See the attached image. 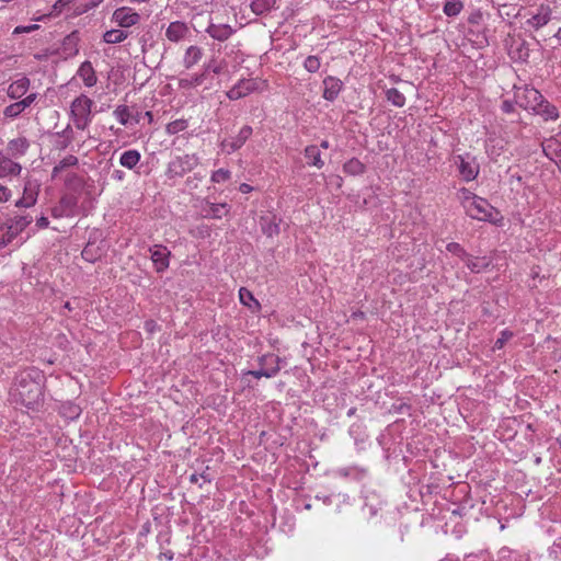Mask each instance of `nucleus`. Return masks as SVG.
<instances>
[{"instance_id":"680f3d73","label":"nucleus","mask_w":561,"mask_h":561,"mask_svg":"<svg viewBox=\"0 0 561 561\" xmlns=\"http://www.w3.org/2000/svg\"><path fill=\"white\" fill-rule=\"evenodd\" d=\"M239 191L243 194H248L252 191V186L247 184V183H242L240 186H239Z\"/></svg>"},{"instance_id":"9d476101","label":"nucleus","mask_w":561,"mask_h":561,"mask_svg":"<svg viewBox=\"0 0 561 561\" xmlns=\"http://www.w3.org/2000/svg\"><path fill=\"white\" fill-rule=\"evenodd\" d=\"M39 193V184L36 181L27 180L23 187V195L15 202L19 208H28L36 204Z\"/></svg>"},{"instance_id":"4468645a","label":"nucleus","mask_w":561,"mask_h":561,"mask_svg":"<svg viewBox=\"0 0 561 561\" xmlns=\"http://www.w3.org/2000/svg\"><path fill=\"white\" fill-rule=\"evenodd\" d=\"M191 35L190 26L182 21L171 22L165 30V37L172 43H179Z\"/></svg>"},{"instance_id":"13d9d810","label":"nucleus","mask_w":561,"mask_h":561,"mask_svg":"<svg viewBox=\"0 0 561 561\" xmlns=\"http://www.w3.org/2000/svg\"><path fill=\"white\" fill-rule=\"evenodd\" d=\"M201 479H202L204 482H209V481H210V479H209V478H207L205 474H197V473H193V474L191 476V478H190V480H191V482H192V483H198Z\"/></svg>"},{"instance_id":"1a4fd4ad","label":"nucleus","mask_w":561,"mask_h":561,"mask_svg":"<svg viewBox=\"0 0 561 561\" xmlns=\"http://www.w3.org/2000/svg\"><path fill=\"white\" fill-rule=\"evenodd\" d=\"M31 88V80L24 76L19 75L7 88V95L11 100H22L25 98Z\"/></svg>"},{"instance_id":"3c124183","label":"nucleus","mask_w":561,"mask_h":561,"mask_svg":"<svg viewBox=\"0 0 561 561\" xmlns=\"http://www.w3.org/2000/svg\"><path fill=\"white\" fill-rule=\"evenodd\" d=\"M76 0H57L53 5V11L49 15L56 14L58 15L65 8L72 4Z\"/></svg>"},{"instance_id":"774afa93","label":"nucleus","mask_w":561,"mask_h":561,"mask_svg":"<svg viewBox=\"0 0 561 561\" xmlns=\"http://www.w3.org/2000/svg\"><path fill=\"white\" fill-rule=\"evenodd\" d=\"M321 147L324 148V149H328L329 148V141L328 140H323L321 142Z\"/></svg>"},{"instance_id":"b1692460","label":"nucleus","mask_w":561,"mask_h":561,"mask_svg":"<svg viewBox=\"0 0 561 561\" xmlns=\"http://www.w3.org/2000/svg\"><path fill=\"white\" fill-rule=\"evenodd\" d=\"M260 226L262 232L267 237L277 236L280 230L279 221L274 215L262 216L260 219Z\"/></svg>"},{"instance_id":"4d7b16f0","label":"nucleus","mask_w":561,"mask_h":561,"mask_svg":"<svg viewBox=\"0 0 561 561\" xmlns=\"http://www.w3.org/2000/svg\"><path fill=\"white\" fill-rule=\"evenodd\" d=\"M48 225H49V220L45 216H41L39 218L36 219V227L38 229H45L48 227Z\"/></svg>"},{"instance_id":"7c9ffc66","label":"nucleus","mask_w":561,"mask_h":561,"mask_svg":"<svg viewBox=\"0 0 561 561\" xmlns=\"http://www.w3.org/2000/svg\"><path fill=\"white\" fill-rule=\"evenodd\" d=\"M128 35L129 34L126 31L112 28L103 34V41L106 44H119L124 42L128 37Z\"/></svg>"},{"instance_id":"79ce46f5","label":"nucleus","mask_w":561,"mask_h":561,"mask_svg":"<svg viewBox=\"0 0 561 561\" xmlns=\"http://www.w3.org/2000/svg\"><path fill=\"white\" fill-rule=\"evenodd\" d=\"M188 124H187V121L186 119H175L173 122H170L167 127H165V131L167 134L169 135H175L180 131H183L187 128Z\"/></svg>"},{"instance_id":"052dcab7","label":"nucleus","mask_w":561,"mask_h":561,"mask_svg":"<svg viewBox=\"0 0 561 561\" xmlns=\"http://www.w3.org/2000/svg\"><path fill=\"white\" fill-rule=\"evenodd\" d=\"M550 159L556 162L559 170L561 171V150L559 152H556L554 156H551Z\"/></svg>"},{"instance_id":"ea45409f","label":"nucleus","mask_w":561,"mask_h":561,"mask_svg":"<svg viewBox=\"0 0 561 561\" xmlns=\"http://www.w3.org/2000/svg\"><path fill=\"white\" fill-rule=\"evenodd\" d=\"M114 117L121 124L126 126L129 123V119L133 117L131 113L126 105L117 106L113 112Z\"/></svg>"},{"instance_id":"473e14b6","label":"nucleus","mask_w":561,"mask_h":561,"mask_svg":"<svg viewBox=\"0 0 561 561\" xmlns=\"http://www.w3.org/2000/svg\"><path fill=\"white\" fill-rule=\"evenodd\" d=\"M33 218L30 215H18L10 219L9 225L10 229L22 233L28 225L32 222Z\"/></svg>"},{"instance_id":"c03bdc74","label":"nucleus","mask_w":561,"mask_h":561,"mask_svg":"<svg viewBox=\"0 0 561 561\" xmlns=\"http://www.w3.org/2000/svg\"><path fill=\"white\" fill-rule=\"evenodd\" d=\"M204 175L202 173H194L185 180L184 186L187 192H193L196 190L201 182L203 181Z\"/></svg>"},{"instance_id":"a878e982","label":"nucleus","mask_w":561,"mask_h":561,"mask_svg":"<svg viewBox=\"0 0 561 561\" xmlns=\"http://www.w3.org/2000/svg\"><path fill=\"white\" fill-rule=\"evenodd\" d=\"M282 358L275 354H265L259 357V365L264 369H273L274 376L278 374L282 367Z\"/></svg>"},{"instance_id":"5fc2aeb1","label":"nucleus","mask_w":561,"mask_h":561,"mask_svg":"<svg viewBox=\"0 0 561 561\" xmlns=\"http://www.w3.org/2000/svg\"><path fill=\"white\" fill-rule=\"evenodd\" d=\"M482 12L480 10H476L470 13L468 22L473 25L480 24V22L482 21Z\"/></svg>"},{"instance_id":"a211bd4d","label":"nucleus","mask_w":561,"mask_h":561,"mask_svg":"<svg viewBox=\"0 0 561 561\" xmlns=\"http://www.w3.org/2000/svg\"><path fill=\"white\" fill-rule=\"evenodd\" d=\"M252 127L249 125L243 126L238 135L232 138L231 140H224L221 146L227 151V153L234 152L236 150L240 149L244 142L250 138L252 135Z\"/></svg>"},{"instance_id":"e2e57ef3","label":"nucleus","mask_w":561,"mask_h":561,"mask_svg":"<svg viewBox=\"0 0 561 561\" xmlns=\"http://www.w3.org/2000/svg\"><path fill=\"white\" fill-rule=\"evenodd\" d=\"M124 176H125V173L121 170H115L112 174V178L117 180V181H122L124 180Z\"/></svg>"},{"instance_id":"412c9836","label":"nucleus","mask_w":561,"mask_h":561,"mask_svg":"<svg viewBox=\"0 0 561 561\" xmlns=\"http://www.w3.org/2000/svg\"><path fill=\"white\" fill-rule=\"evenodd\" d=\"M77 76L83 81L84 85L91 88L96 84L98 78L92 64L89 60L83 61L78 71Z\"/></svg>"},{"instance_id":"603ef678","label":"nucleus","mask_w":561,"mask_h":561,"mask_svg":"<svg viewBox=\"0 0 561 561\" xmlns=\"http://www.w3.org/2000/svg\"><path fill=\"white\" fill-rule=\"evenodd\" d=\"M12 197V191L4 184L0 183V204L8 203Z\"/></svg>"},{"instance_id":"a19ab883","label":"nucleus","mask_w":561,"mask_h":561,"mask_svg":"<svg viewBox=\"0 0 561 561\" xmlns=\"http://www.w3.org/2000/svg\"><path fill=\"white\" fill-rule=\"evenodd\" d=\"M386 96L394 106L402 107L405 104V96L396 88L387 90Z\"/></svg>"},{"instance_id":"f3484780","label":"nucleus","mask_w":561,"mask_h":561,"mask_svg":"<svg viewBox=\"0 0 561 561\" xmlns=\"http://www.w3.org/2000/svg\"><path fill=\"white\" fill-rule=\"evenodd\" d=\"M551 14L552 10L549 5L540 4L537 12L526 21V24L534 30H539L549 23Z\"/></svg>"},{"instance_id":"f257e3e1","label":"nucleus","mask_w":561,"mask_h":561,"mask_svg":"<svg viewBox=\"0 0 561 561\" xmlns=\"http://www.w3.org/2000/svg\"><path fill=\"white\" fill-rule=\"evenodd\" d=\"M12 394L24 407L34 409L43 400V388L30 373L23 371L15 378Z\"/></svg>"},{"instance_id":"37998d69","label":"nucleus","mask_w":561,"mask_h":561,"mask_svg":"<svg viewBox=\"0 0 561 561\" xmlns=\"http://www.w3.org/2000/svg\"><path fill=\"white\" fill-rule=\"evenodd\" d=\"M320 66H321L320 58L314 55L308 56L304 61L305 69L310 73L317 72L320 69Z\"/></svg>"},{"instance_id":"58836bf2","label":"nucleus","mask_w":561,"mask_h":561,"mask_svg":"<svg viewBox=\"0 0 561 561\" xmlns=\"http://www.w3.org/2000/svg\"><path fill=\"white\" fill-rule=\"evenodd\" d=\"M496 561H523V556L507 547H503L497 552Z\"/></svg>"},{"instance_id":"f8f14e48","label":"nucleus","mask_w":561,"mask_h":561,"mask_svg":"<svg viewBox=\"0 0 561 561\" xmlns=\"http://www.w3.org/2000/svg\"><path fill=\"white\" fill-rule=\"evenodd\" d=\"M78 158L72 154H68L60 160L53 169V179L62 178L66 183H69L72 178H76L75 173L67 172L69 168H73L78 164Z\"/></svg>"},{"instance_id":"4be33fe9","label":"nucleus","mask_w":561,"mask_h":561,"mask_svg":"<svg viewBox=\"0 0 561 561\" xmlns=\"http://www.w3.org/2000/svg\"><path fill=\"white\" fill-rule=\"evenodd\" d=\"M539 103L540 105L536 107L534 114L541 116L545 121H556L559 117L558 108L545 98Z\"/></svg>"},{"instance_id":"4c0bfd02","label":"nucleus","mask_w":561,"mask_h":561,"mask_svg":"<svg viewBox=\"0 0 561 561\" xmlns=\"http://www.w3.org/2000/svg\"><path fill=\"white\" fill-rule=\"evenodd\" d=\"M463 9L460 0H446L443 11L447 16H457Z\"/></svg>"},{"instance_id":"72a5a7b5","label":"nucleus","mask_w":561,"mask_h":561,"mask_svg":"<svg viewBox=\"0 0 561 561\" xmlns=\"http://www.w3.org/2000/svg\"><path fill=\"white\" fill-rule=\"evenodd\" d=\"M28 148V141L25 138H16L8 144V151L12 156H23Z\"/></svg>"},{"instance_id":"39448f33","label":"nucleus","mask_w":561,"mask_h":561,"mask_svg":"<svg viewBox=\"0 0 561 561\" xmlns=\"http://www.w3.org/2000/svg\"><path fill=\"white\" fill-rule=\"evenodd\" d=\"M454 163L458 168L461 179L466 182L473 181L479 174V163L470 154H458L454 158Z\"/></svg>"},{"instance_id":"bf43d9fd","label":"nucleus","mask_w":561,"mask_h":561,"mask_svg":"<svg viewBox=\"0 0 561 561\" xmlns=\"http://www.w3.org/2000/svg\"><path fill=\"white\" fill-rule=\"evenodd\" d=\"M502 110L505 113H512L514 111V104L510 101H504L502 104Z\"/></svg>"},{"instance_id":"864d4df0","label":"nucleus","mask_w":561,"mask_h":561,"mask_svg":"<svg viewBox=\"0 0 561 561\" xmlns=\"http://www.w3.org/2000/svg\"><path fill=\"white\" fill-rule=\"evenodd\" d=\"M38 28H39L38 24H31V25H26V26L20 25L13 30V34L19 35V34H23V33H32L34 31H37Z\"/></svg>"},{"instance_id":"c9c22d12","label":"nucleus","mask_w":561,"mask_h":561,"mask_svg":"<svg viewBox=\"0 0 561 561\" xmlns=\"http://www.w3.org/2000/svg\"><path fill=\"white\" fill-rule=\"evenodd\" d=\"M210 69V67L205 68V71L199 75H194L191 78L180 79L179 85L183 89H191L201 85L206 77V72Z\"/></svg>"},{"instance_id":"bb28decb","label":"nucleus","mask_w":561,"mask_h":561,"mask_svg":"<svg viewBox=\"0 0 561 561\" xmlns=\"http://www.w3.org/2000/svg\"><path fill=\"white\" fill-rule=\"evenodd\" d=\"M141 154L136 149H129L121 154L119 163L129 170L134 169L140 161Z\"/></svg>"},{"instance_id":"ddd939ff","label":"nucleus","mask_w":561,"mask_h":561,"mask_svg":"<svg viewBox=\"0 0 561 561\" xmlns=\"http://www.w3.org/2000/svg\"><path fill=\"white\" fill-rule=\"evenodd\" d=\"M78 199L73 195H64L59 203L53 207L51 215L55 218L70 217L75 215Z\"/></svg>"},{"instance_id":"09e8293b","label":"nucleus","mask_w":561,"mask_h":561,"mask_svg":"<svg viewBox=\"0 0 561 561\" xmlns=\"http://www.w3.org/2000/svg\"><path fill=\"white\" fill-rule=\"evenodd\" d=\"M447 251L459 256L462 261L468 257V253L466 252V250L459 244V243H456V242H450L447 244L446 247Z\"/></svg>"},{"instance_id":"2eb2a0df","label":"nucleus","mask_w":561,"mask_h":561,"mask_svg":"<svg viewBox=\"0 0 561 561\" xmlns=\"http://www.w3.org/2000/svg\"><path fill=\"white\" fill-rule=\"evenodd\" d=\"M151 260L158 273L164 272L170 264V251L167 247L156 244L150 249Z\"/></svg>"},{"instance_id":"338daca9","label":"nucleus","mask_w":561,"mask_h":561,"mask_svg":"<svg viewBox=\"0 0 561 561\" xmlns=\"http://www.w3.org/2000/svg\"><path fill=\"white\" fill-rule=\"evenodd\" d=\"M552 144H553V142H549V144H547L546 146H543V151L546 152V154H547L548 157H550V156H549L548 150L551 148Z\"/></svg>"},{"instance_id":"9b49d317","label":"nucleus","mask_w":561,"mask_h":561,"mask_svg":"<svg viewBox=\"0 0 561 561\" xmlns=\"http://www.w3.org/2000/svg\"><path fill=\"white\" fill-rule=\"evenodd\" d=\"M257 89V83L254 79L239 80L227 93L229 100L236 101L242 99Z\"/></svg>"},{"instance_id":"a18cd8bd","label":"nucleus","mask_w":561,"mask_h":561,"mask_svg":"<svg viewBox=\"0 0 561 561\" xmlns=\"http://www.w3.org/2000/svg\"><path fill=\"white\" fill-rule=\"evenodd\" d=\"M231 178V172L228 169H218L211 173L210 180L213 183H225Z\"/></svg>"},{"instance_id":"de8ad7c7","label":"nucleus","mask_w":561,"mask_h":561,"mask_svg":"<svg viewBox=\"0 0 561 561\" xmlns=\"http://www.w3.org/2000/svg\"><path fill=\"white\" fill-rule=\"evenodd\" d=\"M20 233L13 229H10V225L8 224L7 231L0 239V249L10 244Z\"/></svg>"},{"instance_id":"e433bc0d","label":"nucleus","mask_w":561,"mask_h":561,"mask_svg":"<svg viewBox=\"0 0 561 561\" xmlns=\"http://www.w3.org/2000/svg\"><path fill=\"white\" fill-rule=\"evenodd\" d=\"M276 0H252L251 10L256 14L261 15L271 11L275 5Z\"/></svg>"},{"instance_id":"c85d7f7f","label":"nucleus","mask_w":561,"mask_h":561,"mask_svg":"<svg viewBox=\"0 0 561 561\" xmlns=\"http://www.w3.org/2000/svg\"><path fill=\"white\" fill-rule=\"evenodd\" d=\"M463 262L472 273H480L490 265L488 257H472L471 255H468Z\"/></svg>"},{"instance_id":"7ed1b4c3","label":"nucleus","mask_w":561,"mask_h":561,"mask_svg":"<svg viewBox=\"0 0 561 561\" xmlns=\"http://www.w3.org/2000/svg\"><path fill=\"white\" fill-rule=\"evenodd\" d=\"M93 101L85 94L77 96L70 105V116L77 129L84 130L92 122Z\"/></svg>"},{"instance_id":"8fccbe9b","label":"nucleus","mask_w":561,"mask_h":561,"mask_svg":"<svg viewBox=\"0 0 561 561\" xmlns=\"http://www.w3.org/2000/svg\"><path fill=\"white\" fill-rule=\"evenodd\" d=\"M245 375H251L255 378H261V377H265V378H272L274 377V370L273 369H264V368H261L260 369H256V370H248L247 373H244Z\"/></svg>"},{"instance_id":"6e6552de","label":"nucleus","mask_w":561,"mask_h":561,"mask_svg":"<svg viewBox=\"0 0 561 561\" xmlns=\"http://www.w3.org/2000/svg\"><path fill=\"white\" fill-rule=\"evenodd\" d=\"M38 99L37 92H31L22 100H14L15 102L9 104L3 110V116L5 118L15 119L18 118L27 107L35 103Z\"/></svg>"},{"instance_id":"6e6d98bb","label":"nucleus","mask_w":561,"mask_h":561,"mask_svg":"<svg viewBox=\"0 0 561 561\" xmlns=\"http://www.w3.org/2000/svg\"><path fill=\"white\" fill-rule=\"evenodd\" d=\"M465 561H489V556L485 552L468 554Z\"/></svg>"},{"instance_id":"20e7f679","label":"nucleus","mask_w":561,"mask_h":561,"mask_svg":"<svg viewBox=\"0 0 561 561\" xmlns=\"http://www.w3.org/2000/svg\"><path fill=\"white\" fill-rule=\"evenodd\" d=\"M199 164V157L196 153H185L174 157L167 165L165 176L169 180L183 178Z\"/></svg>"},{"instance_id":"49530a36","label":"nucleus","mask_w":561,"mask_h":561,"mask_svg":"<svg viewBox=\"0 0 561 561\" xmlns=\"http://www.w3.org/2000/svg\"><path fill=\"white\" fill-rule=\"evenodd\" d=\"M513 332L510 330H503L500 333V336L494 343L493 350H502L507 341H510L513 337Z\"/></svg>"},{"instance_id":"2f4dec72","label":"nucleus","mask_w":561,"mask_h":561,"mask_svg":"<svg viewBox=\"0 0 561 561\" xmlns=\"http://www.w3.org/2000/svg\"><path fill=\"white\" fill-rule=\"evenodd\" d=\"M239 299L242 305H244L245 307L253 311L260 309L259 301L254 298L253 294L244 287H241L239 289Z\"/></svg>"},{"instance_id":"5701e85b","label":"nucleus","mask_w":561,"mask_h":561,"mask_svg":"<svg viewBox=\"0 0 561 561\" xmlns=\"http://www.w3.org/2000/svg\"><path fill=\"white\" fill-rule=\"evenodd\" d=\"M203 57V49L196 45H191L186 48L183 56V66L185 69H191L197 65Z\"/></svg>"},{"instance_id":"dca6fc26","label":"nucleus","mask_w":561,"mask_h":561,"mask_svg":"<svg viewBox=\"0 0 561 561\" xmlns=\"http://www.w3.org/2000/svg\"><path fill=\"white\" fill-rule=\"evenodd\" d=\"M323 92L322 96L324 100L333 102L337 99L339 94L343 89V82L336 77L328 76L322 81Z\"/></svg>"},{"instance_id":"6ab92c4d","label":"nucleus","mask_w":561,"mask_h":561,"mask_svg":"<svg viewBox=\"0 0 561 561\" xmlns=\"http://www.w3.org/2000/svg\"><path fill=\"white\" fill-rule=\"evenodd\" d=\"M233 28L228 24L210 23L206 28V33L214 39L219 42L227 41L232 34Z\"/></svg>"},{"instance_id":"aec40b11","label":"nucleus","mask_w":561,"mask_h":561,"mask_svg":"<svg viewBox=\"0 0 561 561\" xmlns=\"http://www.w3.org/2000/svg\"><path fill=\"white\" fill-rule=\"evenodd\" d=\"M22 171L20 163L12 161L0 151V179L19 175Z\"/></svg>"},{"instance_id":"423d86ee","label":"nucleus","mask_w":561,"mask_h":561,"mask_svg":"<svg viewBox=\"0 0 561 561\" xmlns=\"http://www.w3.org/2000/svg\"><path fill=\"white\" fill-rule=\"evenodd\" d=\"M542 94L535 88L525 87L523 89H518L515 93L516 103L527 110L534 112L539 102H542Z\"/></svg>"},{"instance_id":"0eeeda50","label":"nucleus","mask_w":561,"mask_h":561,"mask_svg":"<svg viewBox=\"0 0 561 561\" xmlns=\"http://www.w3.org/2000/svg\"><path fill=\"white\" fill-rule=\"evenodd\" d=\"M141 15L129 7L117 8L112 14V22L122 28H129L137 25Z\"/></svg>"},{"instance_id":"69168bd1","label":"nucleus","mask_w":561,"mask_h":561,"mask_svg":"<svg viewBox=\"0 0 561 561\" xmlns=\"http://www.w3.org/2000/svg\"><path fill=\"white\" fill-rule=\"evenodd\" d=\"M145 117H147V119H148V122H149V123H152V121H153V115H152V113H151V112H149V111H148V112H146V113H145Z\"/></svg>"},{"instance_id":"f03ea898","label":"nucleus","mask_w":561,"mask_h":561,"mask_svg":"<svg viewBox=\"0 0 561 561\" xmlns=\"http://www.w3.org/2000/svg\"><path fill=\"white\" fill-rule=\"evenodd\" d=\"M457 198L466 214L471 218L482 221H491L493 219L494 208L485 198L473 194L465 187L457 192Z\"/></svg>"},{"instance_id":"cd10ccee","label":"nucleus","mask_w":561,"mask_h":561,"mask_svg":"<svg viewBox=\"0 0 561 561\" xmlns=\"http://www.w3.org/2000/svg\"><path fill=\"white\" fill-rule=\"evenodd\" d=\"M81 412L82 410L80 405L71 401L62 402L59 407V413L61 414V416L70 421L78 419Z\"/></svg>"},{"instance_id":"c756f323","label":"nucleus","mask_w":561,"mask_h":561,"mask_svg":"<svg viewBox=\"0 0 561 561\" xmlns=\"http://www.w3.org/2000/svg\"><path fill=\"white\" fill-rule=\"evenodd\" d=\"M343 171L348 175H360L365 173L366 167L357 158H352L343 165Z\"/></svg>"},{"instance_id":"0e129e2a","label":"nucleus","mask_w":561,"mask_h":561,"mask_svg":"<svg viewBox=\"0 0 561 561\" xmlns=\"http://www.w3.org/2000/svg\"><path fill=\"white\" fill-rule=\"evenodd\" d=\"M156 328V322L154 321H147L146 322V329L150 332H152Z\"/></svg>"},{"instance_id":"393cba45","label":"nucleus","mask_w":561,"mask_h":561,"mask_svg":"<svg viewBox=\"0 0 561 561\" xmlns=\"http://www.w3.org/2000/svg\"><path fill=\"white\" fill-rule=\"evenodd\" d=\"M229 213V206L226 203H208L207 208L203 209V216L206 218L221 219Z\"/></svg>"},{"instance_id":"f704fd0d","label":"nucleus","mask_w":561,"mask_h":561,"mask_svg":"<svg viewBox=\"0 0 561 561\" xmlns=\"http://www.w3.org/2000/svg\"><path fill=\"white\" fill-rule=\"evenodd\" d=\"M305 157L307 158L309 164L314 165L317 168L323 167L321 153L317 146L311 145V146L306 147Z\"/></svg>"}]
</instances>
